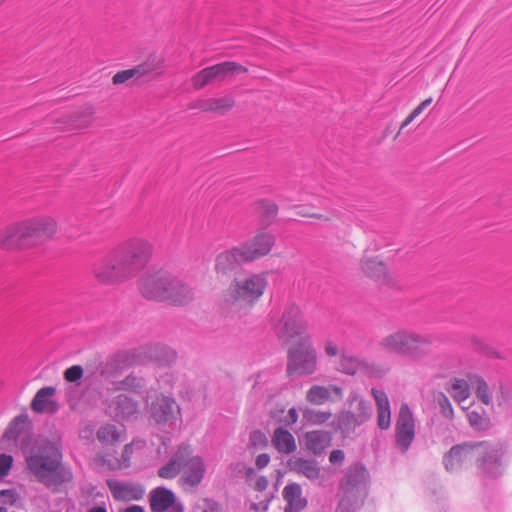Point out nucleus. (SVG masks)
I'll return each instance as SVG.
<instances>
[{
  "label": "nucleus",
  "instance_id": "f257e3e1",
  "mask_svg": "<svg viewBox=\"0 0 512 512\" xmlns=\"http://www.w3.org/2000/svg\"><path fill=\"white\" fill-rule=\"evenodd\" d=\"M151 245L143 239H133L117 247L106 258L95 264V278L103 284H115L136 275L147 264Z\"/></svg>",
  "mask_w": 512,
  "mask_h": 512
},
{
  "label": "nucleus",
  "instance_id": "f03ea898",
  "mask_svg": "<svg viewBox=\"0 0 512 512\" xmlns=\"http://www.w3.org/2000/svg\"><path fill=\"white\" fill-rule=\"evenodd\" d=\"M24 454L27 469L46 488L58 489L73 480V473L62 463V451L54 442L45 440Z\"/></svg>",
  "mask_w": 512,
  "mask_h": 512
},
{
  "label": "nucleus",
  "instance_id": "7ed1b4c3",
  "mask_svg": "<svg viewBox=\"0 0 512 512\" xmlns=\"http://www.w3.org/2000/svg\"><path fill=\"white\" fill-rule=\"evenodd\" d=\"M55 232L56 222L52 218L26 220L0 232V248L11 250L38 245L51 239Z\"/></svg>",
  "mask_w": 512,
  "mask_h": 512
},
{
  "label": "nucleus",
  "instance_id": "20e7f679",
  "mask_svg": "<svg viewBox=\"0 0 512 512\" xmlns=\"http://www.w3.org/2000/svg\"><path fill=\"white\" fill-rule=\"evenodd\" d=\"M267 286L263 274L235 277L224 293V303L231 310L247 312L263 295Z\"/></svg>",
  "mask_w": 512,
  "mask_h": 512
},
{
  "label": "nucleus",
  "instance_id": "39448f33",
  "mask_svg": "<svg viewBox=\"0 0 512 512\" xmlns=\"http://www.w3.org/2000/svg\"><path fill=\"white\" fill-rule=\"evenodd\" d=\"M369 474L361 463L348 467L340 482L342 497L338 508L341 512H356L360 509L367 496V481Z\"/></svg>",
  "mask_w": 512,
  "mask_h": 512
},
{
  "label": "nucleus",
  "instance_id": "423d86ee",
  "mask_svg": "<svg viewBox=\"0 0 512 512\" xmlns=\"http://www.w3.org/2000/svg\"><path fill=\"white\" fill-rule=\"evenodd\" d=\"M318 354L310 336L301 337L287 351L286 374L290 378L310 376L317 371Z\"/></svg>",
  "mask_w": 512,
  "mask_h": 512
},
{
  "label": "nucleus",
  "instance_id": "0eeeda50",
  "mask_svg": "<svg viewBox=\"0 0 512 512\" xmlns=\"http://www.w3.org/2000/svg\"><path fill=\"white\" fill-rule=\"evenodd\" d=\"M272 329L280 342L288 344L293 339L307 336L308 322L301 308L291 303L284 307L279 318L272 321Z\"/></svg>",
  "mask_w": 512,
  "mask_h": 512
},
{
  "label": "nucleus",
  "instance_id": "6e6552de",
  "mask_svg": "<svg viewBox=\"0 0 512 512\" xmlns=\"http://www.w3.org/2000/svg\"><path fill=\"white\" fill-rule=\"evenodd\" d=\"M474 460L478 474L484 479H495L504 472V449L500 443L475 442Z\"/></svg>",
  "mask_w": 512,
  "mask_h": 512
},
{
  "label": "nucleus",
  "instance_id": "1a4fd4ad",
  "mask_svg": "<svg viewBox=\"0 0 512 512\" xmlns=\"http://www.w3.org/2000/svg\"><path fill=\"white\" fill-rule=\"evenodd\" d=\"M247 71L248 69L243 65L232 61H225L202 69L195 74L192 81L196 89H201L215 80L222 81Z\"/></svg>",
  "mask_w": 512,
  "mask_h": 512
},
{
  "label": "nucleus",
  "instance_id": "9d476101",
  "mask_svg": "<svg viewBox=\"0 0 512 512\" xmlns=\"http://www.w3.org/2000/svg\"><path fill=\"white\" fill-rule=\"evenodd\" d=\"M20 437H22L21 449L25 453L33 438V424L26 412L17 415L11 420L1 437L0 443L3 444L6 441L16 442Z\"/></svg>",
  "mask_w": 512,
  "mask_h": 512
},
{
  "label": "nucleus",
  "instance_id": "9b49d317",
  "mask_svg": "<svg viewBox=\"0 0 512 512\" xmlns=\"http://www.w3.org/2000/svg\"><path fill=\"white\" fill-rule=\"evenodd\" d=\"M132 358L134 362L138 364L152 361L160 366H170L176 361L177 353L166 345L153 344L135 350L132 354Z\"/></svg>",
  "mask_w": 512,
  "mask_h": 512
},
{
  "label": "nucleus",
  "instance_id": "f8f14e48",
  "mask_svg": "<svg viewBox=\"0 0 512 512\" xmlns=\"http://www.w3.org/2000/svg\"><path fill=\"white\" fill-rule=\"evenodd\" d=\"M168 274L169 272L165 270H158L142 276L139 280V290L142 296L148 300L164 302Z\"/></svg>",
  "mask_w": 512,
  "mask_h": 512
},
{
  "label": "nucleus",
  "instance_id": "ddd939ff",
  "mask_svg": "<svg viewBox=\"0 0 512 512\" xmlns=\"http://www.w3.org/2000/svg\"><path fill=\"white\" fill-rule=\"evenodd\" d=\"M180 408L173 398L168 396H158L150 406L151 419L160 428L171 427L177 420Z\"/></svg>",
  "mask_w": 512,
  "mask_h": 512
},
{
  "label": "nucleus",
  "instance_id": "4468645a",
  "mask_svg": "<svg viewBox=\"0 0 512 512\" xmlns=\"http://www.w3.org/2000/svg\"><path fill=\"white\" fill-rule=\"evenodd\" d=\"M475 442L457 444L444 455L443 464L448 472H458L469 467L475 456Z\"/></svg>",
  "mask_w": 512,
  "mask_h": 512
},
{
  "label": "nucleus",
  "instance_id": "2eb2a0df",
  "mask_svg": "<svg viewBox=\"0 0 512 512\" xmlns=\"http://www.w3.org/2000/svg\"><path fill=\"white\" fill-rule=\"evenodd\" d=\"M159 68V63L155 56L149 57L145 62L134 66L131 69H126L117 72L113 78L112 83L119 85L133 80L138 85L150 81L153 78V73Z\"/></svg>",
  "mask_w": 512,
  "mask_h": 512
},
{
  "label": "nucleus",
  "instance_id": "dca6fc26",
  "mask_svg": "<svg viewBox=\"0 0 512 512\" xmlns=\"http://www.w3.org/2000/svg\"><path fill=\"white\" fill-rule=\"evenodd\" d=\"M149 504L152 512H184V505L175 493L164 486H159L149 493Z\"/></svg>",
  "mask_w": 512,
  "mask_h": 512
},
{
  "label": "nucleus",
  "instance_id": "f3484780",
  "mask_svg": "<svg viewBox=\"0 0 512 512\" xmlns=\"http://www.w3.org/2000/svg\"><path fill=\"white\" fill-rule=\"evenodd\" d=\"M414 420L407 404H402L396 421V445L406 452L414 439Z\"/></svg>",
  "mask_w": 512,
  "mask_h": 512
},
{
  "label": "nucleus",
  "instance_id": "a211bd4d",
  "mask_svg": "<svg viewBox=\"0 0 512 512\" xmlns=\"http://www.w3.org/2000/svg\"><path fill=\"white\" fill-rule=\"evenodd\" d=\"M194 457L191 446L181 443L169 461L158 469L157 474L164 479H173L179 474L181 469L190 464Z\"/></svg>",
  "mask_w": 512,
  "mask_h": 512
},
{
  "label": "nucleus",
  "instance_id": "6ab92c4d",
  "mask_svg": "<svg viewBox=\"0 0 512 512\" xmlns=\"http://www.w3.org/2000/svg\"><path fill=\"white\" fill-rule=\"evenodd\" d=\"M167 293L165 301L174 306H185L194 300V291L187 283L183 282L177 276L168 274Z\"/></svg>",
  "mask_w": 512,
  "mask_h": 512
},
{
  "label": "nucleus",
  "instance_id": "aec40b11",
  "mask_svg": "<svg viewBox=\"0 0 512 512\" xmlns=\"http://www.w3.org/2000/svg\"><path fill=\"white\" fill-rule=\"evenodd\" d=\"M275 244V236L261 228L257 234L241 245L250 262L266 256Z\"/></svg>",
  "mask_w": 512,
  "mask_h": 512
},
{
  "label": "nucleus",
  "instance_id": "412c9836",
  "mask_svg": "<svg viewBox=\"0 0 512 512\" xmlns=\"http://www.w3.org/2000/svg\"><path fill=\"white\" fill-rule=\"evenodd\" d=\"M250 262L241 245L221 252L215 260L217 274L229 275L236 272L243 263Z\"/></svg>",
  "mask_w": 512,
  "mask_h": 512
},
{
  "label": "nucleus",
  "instance_id": "4be33fe9",
  "mask_svg": "<svg viewBox=\"0 0 512 512\" xmlns=\"http://www.w3.org/2000/svg\"><path fill=\"white\" fill-rule=\"evenodd\" d=\"M416 343V337L405 331H398L384 337L380 341V346L390 353L404 355L410 352Z\"/></svg>",
  "mask_w": 512,
  "mask_h": 512
},
{
  "label": "nucleus",
  "instance_id": "5701e85b",
  "mask_svg": "<svg viewBox=\"0 0 512 512\" xmlns=\"http://www.w3.org/2000/svg\"><path fill=\"white\" fill-rule=\"evenodd\" d=\"M184 469L185 470L180 477L181 485L192 488L198 487L206 472L203 459L198 455L195 456L194 459L191 460L190 464L184 467Z\"/></svg>",
  "mask_w": 512,
  "mask_h": 512
},
{
  "label": "nucleus",
  "instance_id": "b1692460",
  "mask_svg": "<svg viewBox=\"0 0 512 512\" xmlns=\"http://www.w3.org/2000/svg\"><path fill=\"white\" fill-rule=\"evenodd\" d=\"M56 393V388L53 386H45L37 391L31 401L30 407L36 413H44L46 411L55 413L58 410V404L50 400Z\"/></svg>",
  "mask_w": 512,
  "mask_h": 512
},
{
  "label": "nucleus",
  "instance_id": "393cba45",
  "mask_svg": "<svg viewBox=\"0 0 512 512\" xmlns=\"http://www.w3.org/2000/svg\"><path fill=\"white\" fill-rule=\"evenodd\" d=\"M106 484L116 500H138L144 493V490L140 485L134 486L128 483H121L114 479H108Z\"/></svg>",
  "mask_w": 512,
  "mask_h": 512
},
{
  "label": "nucleus",
  "instance_id": "a878e982",
  "mask_svg": "<svg viewBox=\"0 0 512 512\" xmlns=\"http://www.w3.org/2000/svg\"><path fill=\"white\" fill-rule=\"evenodd\" d=\"M306 448L314 455L320 456L330 446L332 436L325 430H313L304 435Z\"/></svg>",
  "mask_w": 512,
  "mask_h": 512
},
{
  "label": "nucleus",
  "instance_id": "bb28decb",
  "mask_svg": "<svg viewBox=\"0 0 512 512\" xmlns=\"http://www.w3.org/2000/svg\"><path fill=\"white\" fill-rule=\"evenodd\" d=\"M287 505L284 512H300L307 505V500L302 498V488L298 483L287 484L282 492Z\"/></svg>",
  "mask_w": 512,
  "mask_h": 512
},
{
  "label": "nucleus",
  "instance_id": "cd10ccee",
  "mask_svg": "<svg viewBox=\"0 0 512 512\" xmlns=\"http://www.w3.org/2000/svg\"><path fill=\"white\" fill-rule=\"evenodd\" d=\"M287 465L291 471L302 474L309 480L320 478L321 469L316 460L301 457L291 458L288 460Z\"/></svg>",
  "mask_w": 512,
  "mask_h": 512
},
{
  "label": "nucleus",
  "instance_id": "c85d7f7f",
  "mask_svg": "<svg viewBox=\"0 0 512 512\" xmlns=\"http://www.w3.org/2000/svg\"><path fill=\"white\" fill-rule=\"evenodd\" d=\"M330 425L335 432H340L343 438L350 437L355 432V429L360 426L354 417V413L346 410L336 414Z\"/></svg>",
  "mask_w": 512,
  "mask_h": 512
},
{
  "label": "nucleus",
  "instance_id": "c756f323",
  "mask_svg": "<svg viewBox=\"0 0 512 512\" xmlns=\"http://www.w3.org/2000/svg\"><path fill=\"white\" fill-rule=\"evenodd\" d=\"M272 444L281 453L290 454L297 449L294 436L282 427H278L274 430Z\"/></svg>",
  "mask_w": 512,
  "mask_h": 512
},
{
  "label": "nucleus",
  "instance_id": "7c9ffc66",
  "mask_svg": "<svg viewBox=\"0 0 512 512\" xmlns=\"http://www.w3.org/2000/svg\"><path fill=\"white\" fill-rule=\"evenodd\" d=\"M115 416L118 420H129L138 412V404L132 398L120 394L114 400Z\"/></svg>",
  "mask_w": 512,
  "mask_h": 512
},
{
  "label": "nucleus",
  "instance_id": "2f4dec72",
  "mask_svg": "<svg viewBox=\"0 0 512 512\" xmlns=\"http://www.w3.org/2000/svg\"><path fill=\"white\" fill-rule=\"evenodd\" d=\"M255 205L260 211L261 228L267 229L278 214V205L269 199H260Z\"/></svg>",
  "mask_w": 512,
  "mask_h": 512
},
{
  "label": "nucleus",
  "instance_id": "473e14b6",
  "mask_svg": "<svg viewBox=\"0 0 512 512\" xmlns=\"http://www.w3.org/2000/svg\"><path fill=\"white\" fill-rule=\"evenodd\" d=\"M470 389L471 384L469 378L467 380L454 378L450 381L449 387H447V391L459 405H462V403L469 398Z\"/></svg>",
  "mask_w": 512,
  "mask_h": 512
},
{
  "label": "nucleus",
  "instance_id": "72a5a7b5",
  "mask_svg": "<svg viewBox=\"0 0 512 512\" xmlns=\"http://www.w3.org/2000/svg\"><path fill=\"white\" fill-rule=\"evenodd\" d=\"M471 389L475 390L476 397L483 404L489 405L492 402V396L487 382L477 374H469Z\"/></svg>",
  "mask_w": 512,
  "mask_h": 512
},
{
  "label": "nucleus",
  "instance_id": "f704fd0d",
  "mask_svg": "<svg viewBox=\"0 0 512 512\" xmlns=\"http://www.w3.org/2000/svg\"><path fill=\"white\" fill-rule=\"evenodd\" d=\"M361 268L366 276L374 280H379L386 274V265L377 257L363 259Z\"/></svg>",
  "mask_w": 512,
  "mask_h": 512
},
{
  "label": "nucleus",
  "instance_id": "c9c22d12",
  "mask_svg": "<svg viewBox=\"0 0 512 512\" xmlns=\"http://www.w3.org/2000/svg\"><path fill=\"white\" fill-rule=\"evenodd\" d=\"M97 439L103 445L112 446L119 444L123 441L120 432L113 424H106L104 426H101L97 431Z\"/></svg>",
  "mask_w": 512,
  "mask_h": 512
},
{
  "label": "nucleus",
  "instance_id": "e433bc0d",
  "mask_svg": "<svg viewBox=\"0 0 512 512\" xmlns=\"http://www.w3.org/2000/svg\"><path fill=\"white\" fill-rule=\"evenodd\" d=\"M368 364L357 357L341 355L339 370L347 375H354L358 370L367 368Z\"/></svg>",
  "mask_w": 512,
  "mask_h": 512
},
{
  "label": "nucleus",
  "instance_id": "4c0bfd02",
  "mask_svg": "<svg viewBox=\"0 0 512 512\" xmlns=\"http://www.w3.org/2000/svg\"><path fill=\"white\" fill-rule=\"evenodd\" d=\"M120 384L122 389L132 391L138 395H143L146 392L145 379L133 373L127 375Z\"/></svg>",
  "mask_w": 512,
  "mask_h": 512
},
{
  "label": "nucleus",
  "instance_id": "58836bf2",
  "mask_svg": "<svg viewBox=\"0 0 512 512\" xmlns=\"http://www.w3.org/2000/svg\"><path fill=\"white\" fill-rule=\"evenodd\" d=\"M328 388L319 385H313L306 393V400L314 405H321L330 398Z\"/></svg>",
  "mask_w": 512,
  "mask_h": 512
},
{
  "label": "nucleus",
  "instance_id": "ea45409f",
  "mask_svg": "<svg viewBox=\"0 0 512 512\" xmlns=\"http://www.w3.org/2000/svg\"><path fill=\"white\" fill-rule=\"evenodd\" d=\"M332 416L330 411H318L306 408L303 411L302 417L307 424L320 425L327 422Z\"/></svg>",
  "mask_w": 512,
  "mask_h": 512
},
{
  "label": "nucleus",
  "instance_id": "a19ab883",
  "mask_svg": "<svg viewBox=\"0 0 512 512\" xmlns=\"http://www.w3.org/2000/svg\"><path fill=\"white\" fill-rule=\"evenodd\" d=\"M470 426L477 431H486L491 427L490 418L477 411H470L467 414Z\"/></svg>",
  "mask_w": 512,
  "mask_h": 512
},
{
  "label": "nucleus",
  "instance_id": "79ce46f5",
  "mask_svg": "<svg viewBox=\"0 0 512 512\" xmlns=\"http://www.w3.org/2000/svg\"><path fill=\"white\" fill-rule=\"evenodd\" d=\"M372 416V406L369 402L360 399L357 402L356 412L354 413V417L357 419L358 424L360 426L367 422Z\"/></svg>",
  "mask_w": 512,
  "mask_h": 512
},
{
  "label": "nucleus",
  "instance_id": "37998d69",
  "mask_svg": "<svg viewBox=\"0 0 512 512\" xmlns=\"http://www.w3.org/2000/svg\"><path fill=\"white\" fill-rule=\"evenodd\" d=\"M91 122V112L86 109L81 112L74 113L70 118V125L73 129L81 130L86 128Z\"/></svg>",
  "mask_w": 512,
  "mask_h": 512
},
{
  "label": "nucleus",
  "instance_id": "c03bdc74",
  "mask_svg": "<svg viewBox=\"0 0 512 512\" xmlns=\"http://www.w3.org/2000/svg\"><path fill=\"white\" fill-rule=\"evenodd\" d=\"M83 367L81 365H73L64 371V379L70 383H80L83 377Z\"/></svg>",
  "mask_w": 512,
  "mask_h": 512
},
{
  "label": "nucleus",
  "instance_id": "a18cd8bd",
  "mask_svg": "<svg viewBox=\"0 0 512 512\" xmlns=\"http://www.w3.org/2000/svg\"><path fill=\"white\" fill-rule=\"evenodd\" d=\"M20 496L15 489H3L0 491V504L14 506Z\"/></svg>",
  "mask_w": 512,
  "mask_h": 512
},
{
  "label": "nucleus",
  "instance_id": "49530a36",
  "mask_svg": "<svg viewBox=\"0 0 512 512\" xmlns=\"http://www.w3.org/2000/svg\"><path fill=\"white\" fill-rule=\"evenodd\" d=\"M377 425L380 429L386 430L390 427L391 411L390 407L378 408Z\"/></svg>",
  "mask_w": 512,
  "mask_h": 512
},
{
  "label": "nucleus",
  "instance_id": "de8ad7c7",
  "mask_svg": "<svg viewBox=\"0 0 512 512\" xmlns=\"http://www.w3.org/2000/svg\"><path fill=\"white\" fill-rule=\"evenodd\" d=\"M437 402L440 407L442 415L446 418H452L454 413L448 397L441 392L437 396Z\"/></svg>",
  "mask_w": 512,
  "mask_h": 512
},
{
  "label": "nucleus",
  "instance_id": "09e8293b",
  "mask_svg": "<svg viewBox=\"0 0 512 512\" xmlns=\"http://www.w3.org/2000/svg\"><path fill=\"white\" fill-rule=\"evenodd\" d=\"M214 108L216 112L225 113L231 110L235 104V101L228 96L214 99Z\"/></svg>",
  "mask_w": 512,
  "mask_h": 512
},
{
  "label": "nucleus",
  "instance_id": "8fccbe9b",
  "mask_svg": "<svg viewBox=\"0 0 512 512\" xmlns=\"http://www.w3.org/2000/svg\"><path fill=\"white\" fill-rule=\"evenodd\" d=\"M13 465V457L6 453L0 454V479L6 477Z\"/></svg>",
  "mask_w": 512,
  "mask_h": 512
},
{
  "label": "nucleus",
  "instance_id": "3c124183",
  "mask_svg": "<svg viewBox=\"0 0 512 512\" xmlns=\"http://www.w3.org/2000/svg\"><path fill=\"white\" fill-rule=\"evenodd\" d=\"M249 441L253 447L265 448L268 445V439L266 435L260 430L253 431L250 434Z\"/></svg>",
  "mask_w": 512,
  "mask_h": 512
},
{
  "label": "nucleus",
  "instance_id": "603ef678",
  "mask_svg": "<svg viewBox=\"0 0 512 512\" xmlns=\"http://www.w3.org/2000/svg\"><path fill=\"white\" fill-rule=\"evenodd\" d=\"M371 392H372V395L374 396V399H375V402L377 405V409L390 407L387 394L383 390H378L376 388H373Z\"/></svg>",
  "mask_w": 512,
  "mask_h": 512
},
{
  "label": "nucleus",
  "instance_id": "864d4df0",
  "mask_svg": "<svg viewBox=\"0 0 512 512\" xmlns=\"http://www.w3.org/2000/svg\"><path fill=\"white\" fill-rule=\"evenodd\" d=\"M296 209H297V211H296L297 215L302 216V217H310V218L320 219V220H324V221L331 220V216L310 212L304 206H296Z\"/></svg>",
  "mask_w": 512,
  "mask_h": 512
},
{
  "label": "nucleus",
  "instance_id": "5fc2aeb1",
  "mask_svg": "<svg viewBox=\"0 0 512 512\" xmlns=\"http://www.w3.org/2000/svg\"><path fill=\"white\" fill-rule=\"evenodd\" d=\"M474 347L489 357H498L497 352L478 338L473 339Z\"/></svg>",
  "mask_w": 512,
  "mask_h": 512
},
{
  "label": "nucleus",
  "instance_id": "6e6d98bb",
  "mask_svg": "<svg viewBox=\"0 0 512 512\" xmlns=\"http://www.w3.org/2000/svg\"><path fill=\"white\" fill-rule=\"evenodd\" d=\"M204 508L202 512H220V504L212 498L203 499Z\"/></svg>",
  "mask_w": 512,
  "mask_h": 512
},
{
  "label": "nucleus",
  "instance_id": "4d7b16f0",
  "mask_svg": "<svg viewBox=\"0 0 512 512\" xmlns=\"http://www.w3.org/2000/svg\"><path fill=\"white\" fill-rule=\"evenodd\" d=\"M298 420V412L295 408H290L288 410V413L285 417L280 419V422H282L285 426H291L292 424L296 423Z\"/></svg>",
  "mask_w": 512,
  "mask_h": 512
},
{
  "label": "nucleus",
  "instance_id": "13d9d810",
  "mask_svg": "<svg viewBox=\"0 0 512 512\" xmlns=\"http://www.w3.org/2000/svg\"><path fill=\"white\" fill-rule=\"evenodd\" d=\"M345 459L344 451L340 449L333 450L329 455V461L334 465H340Z\"/></svg>",
  "mask_w": 512,
  "mask_h": 512
},
{
  "label": "nucleus",
  "instance_id": "bf43d9fd",
  "mask_svg": "<svg viewBox=\"0 0 512 512\" xmlns=\"http://www.w3.org/2000/svg\"><path fill=\"white\" fill-rule=\"evenodd\" d=\"M270 462V456L269 454L267 453H262V454H259L257 457H256V461H255V464H256V467L258 469H263L265 468Z\"/></svg>",
  "mask_w": 512,
  "mask_h": 512
},
{
  "label": "nucleus",
  "instance_id": "052dcab7",
  "mask_svg": "<svg viewBox=\"0 0 512 512\" xmlns=\"http://www.w3.org/2000/svg\"><path fill=\"white\" fill-rule=\"evenodd\" d=\"M268 479L265 476H259L255 482L254 489L256 491L262 492L267 489L268 487Z\"/></svg>",
  "mask_w": 512,
  "mask_h": 512
},
{
  "label": "nucleus",
  "instance_id": "680f3d73",
  "mask_svg": "<svg viewBox=\"0 0 512 512\" xmlns=\"http://www.w3.org/2000/svg\"><path fill=\"white\" fill-rule=\"evenodd\" d=\"M213 102H214V99L202 100L199 102L197 107L205 112L215 111Z\"/></svg>",
  "mask_w": 512,
  "mask_h": 512
},
{
  "label": "nucleus",
  "instance_id": "e2e57ef3",
  "mask_svg": "<svg viewBox=\"0 0 512 512\" xmlns=\"http://www.w3.org/2000/svg\"><path fill=\"white\" fill-rule=\"evenodd\" d=\"M339 350L337 345L333 341H327L325 344V353L330 356L334 357L338 354Z\"/></svg>",
  "mask_w": 512,
  "mask_h": 512
},
{
  "label": "nucleus",
  "instance_id": "0e129e2a",
  "mask_svg": "<svg viewBox=\"0 0 512 512\" xmlns=\"http://www.w3.org/2000/svg\"><path fill=\"white\" fill-rule=\"evenodd\" d=\"M416 118V108L413 109L409 116L406 118V120L401 124L399 130H398V133L396 135V137H400V135L403 133V130L404 128L410 123L412 122L414 119Z\"/></svg>",
  "mask_w": 512,
  "mask_h": 512
},
{
  "label": "nucleus",
  "instance_id": "69168bd1",
  "mask_svg": "<svg viewBox=\"0 0 512 512\" xmlns=\"http://www.w3.org/2000/svg\"><path fill=\"white\" fill-rule=\"evenodd\" d=\"M269 503H270V499L260 501L259 503H251L250 509L253 511H258V510L266 511V510H268Z\"/></svg>",
  "mask_w": 512,
  "mask_h": 512
},
{
  "label": "nucleus",
  "instance_id": "338daca9",
  "mask_svg": "<svg viewBox=\"0 0 512 512\" xmlns=\"http://www.w3.org/2000/svg\"><path fill=\"white\" fill-rule=\"evenodd\" d=\"M133 452L132 444H126L123 448L121 458L124 462H128Z\"/></svg>",
  "mask_w": 512,
  "mask_h": 512
},
{
  "label": "nucleus",
  "instance_id": "774afa93",
  "mask_svg": "<svg viewBox=\"0 0 512 512\" xmlns=\"http://www.w3.org/2000/svg\"><path fill=\"white\" fill-rule=\"evenodd\" d=\"M235 468L245 469V476L247 479L251 478L255 473L252 467H247L244 463L241 462L235 463Z\"/></svg>",
  "mask_w": 512,
  "mask_h": 512
}]
</instances>
